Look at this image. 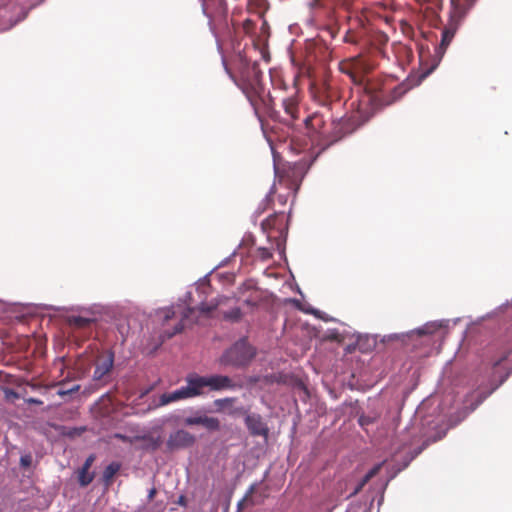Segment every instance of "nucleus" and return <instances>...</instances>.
Segmentation results:
<instances>
[{
	"instance_id": "nucleus-18",
	"label": "nucleus",
	"mask_w": 512,
	"mask_h": 512,
	"mask_svg": "<svg viewBox=\"0 0 512 512\" xmlns=\"http://www.w3.org/2000/svg\"><path fill=\"white\" fill-rule=\"evenodd\" d=\"M231 399L229 398H225V399H218L215 401V406L218 408V409H222L224 408L225 405H228L231 403Z\"/></svg>"
},
{
	"instance_id": "nucleus-14",
	"label": "nucleus",
	"mask_w": 512,
	"mask_h": 512,
	"mask_svg": "<svg viewBox=\"0 0 512 512\" xmlns=\"http://www.w3.org/2000/svg\"><path fill=\"white\" fill-rule=\"evenodd\" d=\"M256 489V484H253L249 487L248 491L246 492L245 496L243 497L242 500L239 501L238 503V507L239 509H242L243 506L246 504V502L250 499L251 495L253 494V492L255 491Z\"/></svg>"
},
{
	"instance_id": "nucleus-11",
	"label": "nucleus",
	"mask_w": 512,
	"mask_h": 512,
	"mask_svg": "<svg viewBox=\"0 0 512 512\" xmlns=\"http://www.w3.org/2000/svg\"><path fill=\"white\" fill-rule=\"evenodd\" d=\"M142 440L144 442L142 445V448L147 449V450H152V451L158 449L162 443V439L160 436H157V437L147 436V437H143Z\"/></svg>"
},
{
	"instance_id": "nucleus-21",
	"label": "nucleus",
	"mask_w": 512,
	"mask_h": 512,
	"mask_svg": "<svg viewBox=\"0 0 512 512\" xmlns=\"http://www.w3.org/2000/svg\"><path fill=\"white\" fill-rule=\"evenodd\" d=\"M301 310L305 311L306 313H311V314H314L315 316H317L318 318H321V312L318 311V310H315V309H304L302 307H300Z\"/></svg>"
},
{
	"instance_id": "nucleus-9",
	"label": "nucleus",
	"mask_w": 512,
	"mask_h": 512,
	"mask_svg": "<svg viewBox=\"0 0 512 512\" xmlns=\"http://www.w3.org/2000/svg\"><path fill=\"white\" fill-rule=\"evenodd\" d=\"M188 425L201 424L207 429L216 430L219 428V421L213 417H193L186 419Z\"/></svg>"
},
{
	"instance_id": "nucleus-24",
	"label": "nucleus",
	"mask_w": 512,
	"mask_h": 512,
	"mask_svg": "<svg viewBox=\"0 0 512 512\" xmlns=\"http://www.w3.org/2000/svg\"><path fill=\"white\" fill-rule=\"evenodd\" d=\"M115 437L120 438V439H122V440H124V441L128 440V438H127V437H125V436H123V435H120V434H116V435H115Z\"/></svg>"
},
{
	"instance_id": "nucleus-1",
	"label": "nucleus",
	"mask_w": 512,
	"mask_h": 512,
	"mask_svg": "<svg viewBox=\"0 0 512 512\" xmlns=\"http://www.w3.org/2000/svg\"><path fill=\"white\" fill-rule=\"evenodd\" d=\"M233 302V298L220 297L216 300L215 303L210 305L202 304L197 309L189 308L186 312L183 313L181 323L177 324L176 326L174 325L172 329H165L164 333L166 337H172L184 328V326L190 321V318H194L196 315L199 317H208L214 310L218 311V313L223 315V317L227 320H237L240 318L241 312L238 307L232 305Z\"/></svg>"
},
{
	"instance_id": "nucleus-4",
	"label": "nucleus",
	"mask_w": 512,
	"mask_h": 512,
	"mask_svg": "<svg viewBox=\"0 0 512 512\" xmlns=\"http://www.w3.org/2000/svg\"><path fill=\"white\" fill-rule=\"evenodd\" d=\"M194 436L185 430H178L172 433L167 440L169 450L188 447L194 443Z\"/></svg>"
},
{
	"instance_id": "nucleus-12",
	"label": "nucleus",
	"mask_w": 512,
	"mask_h": 512,
	"mask_svg": "<svg viewBox=\"0 0 512 512\" xmlns=\"http://www.w3.org/2000/svg\"><path fill=\"white\" fill-rule=\"evenodd\" d=\"M78 479L82 486H86L93 480V475L89 472V469L82 467L79 471Z\"/></svg>"
},
{
	"instance_id": "nucleus-15",
	"label": "nucleus",
	"mask_w": 512,
	"mask_h": 512,
	"mask_svg": "<svg viewBox=\"0 0 512 512\" xmlns=\"http://www.w3.org/2000/svg\"><path fill=\"white\" fill-rule=\"evenodd\" d=\"M381 467V464L379 465H376L375 467H373L364 477L362 483H361V486H363L366 482H368L373 476H375L379 469Z\"/></svg>"
},
{
	"instance_id": "nucleus-8",
	"label": "nucleus",
	"mask_w": 512,
	"mask_h": 512,
	"mask_svg": "<svg viewBox=\"0 0 512 512\" xmlns=\"http://www.w3.org/2000/svg\"><path fill=\"white\" fill-rule=\"evenodd\" d=\"M246 424L249 430L256 435H265L267 432L266 427L261 422V419L257 415H249L246 417Z\"/></svg>"
},
{
	"instance_id": "nucleus-10",
	"label": "nucleus",
	"mask_w": 512,
	"mask_h": 512,
	"mask_svg": "<svg viewBox=\"0 0 512 512\" xmlns=\"http://www.w3.org/2000/svg\"><path fill=\"white\" fill-rule=\"evenodd\" d=\"M177 311L175 306L163 308L157 311V318L163 322V324L168 323L170 320L175 318Z\"/></svg>"
},
{
	"instance_id": "nucleus-7",
	"label": "nucleus",
	"mask_w": 512,
	"mask_h": 512,
	"mask_svg": "<svg viewBox=\"0 0 512 512\" xmlns=\"http://www.w3.org/2000/svg\"><path fill=\"white\" fill-rule=\"evenodd\" d=\"M113 366V355H106L97 365L94 371V378L97 380L102 379Z\"/></svg>"
},
{
	"instance_id": "nucleus-16",
	"label": "nucleus",
	"mask_w": 512,
	"mask_h": 512,
	"mask_svg": "<svg viewBox=\"0 0 512 512\" xmlns=\"http://www.w3.org/2000/svg\"><path fill=\"white\" fill-rule=\"evenodd\" d=\"M118 469H119V466L117 464H111L106 468V470L104 472V476L106 478H110L117 472Z\"/></svg>"
},
{
	"instance_id": "nucleus-17",
	"label": "nucleus",
	"mask_w": 512,
	"mask_h": 512,
	"mask_svg": "<svg viewBox=\"0 0 512 512\" xmlns=\"http://www.w3.org/2000/svg\"><path fill=\"white\" fill-rule=\"evenodd\" d=\"M32 463V457L29 454L22 455L20 458V464L22 467L27 468Z\"/></svg>"
},
{
	"instance_id": "nucleus-3",
	"label": "nucleus",
	"mask_w": 512,
	"mask_h": 512,
	"mask_svg": "<svg viewBox=\"0 0 512 512\" xmlns=\"http://www.w3.org/2000/svg\"><path fill=\"white\" fill-rule=\"evenodd\" d=\"M254 355V349L246 340L241 339L225 351L220 358V363L223 365L241 366L248 363Z\"/></svg>"
},
{
	"instance_id": "nucleus-5",
	"label": "nucleus",
	"mask_w": 512,
	"mask_h": 512,
	"mask_svg": "<svg viewBox=\"0 0 512 512\" xmlns=\"http://www.w3.org/2000/svg\"><path fill=\"white\" fill-rule=\"evenodd\" d=\"M208 391H221L234 387L232 380L224 375L205 376Z\"/></svg>"
},
{
	"instance_id": "nucleus-19",
	"label": "nucleus",
	"mask_w": 512,
	"mask_h": 512,
	"mask_svg": "<svg viewBox=\"0 0 512 512\" xmlns=\"http://www.w3.org/2000/svg\"><path fill=\"white\" fill-rule=\"evenodd\" d=\"M453 37V33H450L449 31H444L443 38H442V45L447 46L449 42L451 41Z\"/></svg>"
},
{
	"instance_id": "nucleus-2",
	"label": "nucleus",
	"mask_w": 512,
	"mask_h": 512,
	"mask_svg": "<svg viewBox=\"0 0 512 512\" xmlns=\"http://www.w3.org/2000/svg\"><path fill=\"white\" fill-rule=\"evenodd\" d=\"M207 390L205 376L189 375L186 378V386L173 392L164 393L160 397V404L167 405L181 399H188L204 394Z\"/></svg>"
},
{
	"instance_id": "nucleus-20",
	"label": "nucleus",
	"mask_w": 512,
	"mask_h": 512,
	"mask_svg": "<svg viewBox=\"0 0 512 512\" xmlns=\"http://www.w3.org/2000/svg\"><path fill=\"white\" fill-rule=\"evenodd\" d=\"M94 460H95V457H94L93 455L89 456V457L86 459V461H85V463H84V465H83V468H85V469H90V467L92 466V464H93Z\"/></svg>"
},
{
	"instance_id": "nucleus-13",
	"label": "nucleus",
	"mask_w": 512,
	"mask_h": 512,
	"mask_svg": "<svg viewBox=\"0 0 512 512\" xmlns=\"http://www.w3.org/2000/svg\"><path fill=\"white\" fill-rule=\"evenodd\" d=\"M438 327H440V325L437 323H427L422 328L417 329V333L419 335L430 334L433 333L434 330H436Z\"/></svg>"
},
{
	"instance_id": "nucleus-6",
	"label": "nucleus",
	"mask_w": 512,
	"mask_h": 512,
	"mask_svg": "<svg viewBox=\"0 0 512 512\" xmlns=\"http://www.w3.org/2000/svg\"><path fill=\"white\" fill-rule=\"evenodd\" d=\"M512 370V353L501 357L494 363V372L500 374V383H502Z\"/></svg>"
},
{
	"instance_id": "nucleus-22",
	"label": "nucleus",
	"mask_w": 512,
	"mask_h": 512,
	"mask_svg": "<svg viewBox=\"0 0 512 512\" xmlns=\"http://www.w3.org/2000/svg\"><path fill=\"white\" fill-rule=\"evenodd\" d=\"M28 403H32V404H42V402L38 399H28L27 400Z\"/></svg>"
},
{
	"instance_id": "nucleus-23",
	"label": "nucleus",
	"mask_w": 512,
	"mask_h": 512,
	"mask_svg": "<svg viewBox=\"0 0 512 512\" xmlns=\"http://www.w3.org/2000/svg\"><path fill=\"white\" fill-rule=\"evenodd\" d=\"M88 320L84 319V318H79L76 320V323L79 324V325H83L85 323H87Z\"/></svg>"
},
{
	"instance_id": "nucleus-25",
	"label": "nucleus",
	"mask_w": 512,
	"mask_h": 512,
	"mask_svg": "<svg viewBox=\"0 0 512 512\" xmlns=\"http://www.w3.org/2000/svg\"><path fill=\"white\" fill-rule=\"evenodd\" d=\"M203 2V6L205 5L206 0H201Z\"/></svg>"
}]
</instances>
